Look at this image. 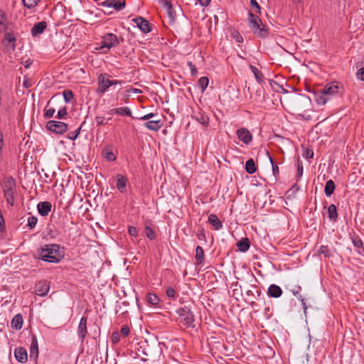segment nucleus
Segmentation results:
<instances>
[{"label":"nucleus","instance_id":"a18cd8bd","mask_svg":"<svg viewBox=\"0 0 364 364\" xmlns=\"http://www.w3.org/2000/svg\"><path fill=\"white\" fill-rule=\"evenodd\" d=\"M166 294L168 298H171L173 299H176V292L174 290V289L171 287L167 288L166 291Z\"/></svg>","mask_w":364,"mask_h":364},{"label":"nucleus","instance_id":"774afa93","mask_svg":"<svg viewBox=\"0 0 364 364\" xmlns=\"http://www.w3.org/2000/svg\"><path fill=\"white\" fill-rule=\"evenodd\" d=\"M202 6H207L209 5L210 0H198Z\"/></svg>","mask_w":364,"mask_h":364},{"label":"nucleus","instance_id":"dca6fc26","mask_svg":"<svg viewBox=\"0 0 364 364\" xmlns=\"http://www.w3.org/2000/svg\"><path fill=\"white\" fill-rule=\"evenodd\" d=\"M14 356L16 359L21 363H25L28 360V354L25 348L18 347L14 350Z\"/></svg>","mask_w":364,"mask_h":364},{"label":"nucleus","instance_id":"c85d7f7f","mask_svg":"<svg viewBox=\"0 0 364 364\" xmlns=\"http://www.w3.org/2000/svg\"><path fill=\"white\" fill-rule=\"evenodd\" d=\"M335 188L336 186L333 181L331 179L327 181L324 188L325 195L330 197L333 193Z\"/></svg>","mask_w":364,"mask_h":364},{"label":"nucleus","instance_id":"6e6552de","mask_svg":"<svg viewBox=\"0 0 364 364\" xmlns=\"http://www.w3.org/2000/svg\"><path fill=\"white\" fill-rule=\"evenodd\" d=\"M46 127L50 132L56 134H64L68 131V124L63 122L50 120L47 122Z\"/></svg>","mask_w":364,"mask_h":364},{"label":"nucleus","instance_id":"864d4df0","mask_svg":"<svg viewBox=\"0 0 364 364\" xmlns=\"http://www.w3.org/2000/svg\"><path fill=\"white\" fill-rule=\"evenodd\" d=\"M67 109L66 107H63L60 109L58 112L57 118L58 119H64L67 115Z\"/></svg>","mask_w":364,"mask_h":364},{"label":"nucleus","instance_id":"20e7f679","mask_svg":"<svg viewBox=\"0 0 364 364\" xmlns=\"http://www.w3.org/2000/svg\"><path fill=\"white\" fill-rule=\"evenodd\" d=\"M2 188L4 196L6 202L11 206L15 203V195L16 194V181L12 177L4 179Z\"/></svg>","mask_w":364,"mask_h":364},{"label":"nucleus","instance_id":"de8ad7c7","mask_svg":"<svg viewBox=\"0 0 364 364\" xmlns=\"http://www.w3.org/2000/svg\"><path fill=\"white\" fill-rule=\"evenodd\" d=\"M166 13L167 14L168 17L169 18V21L171 23L173 22L176 18V13L173 9V6L171 8L170 10H166Z\"/></svg>","mask_w":364,"mask_h":364},{"label":"nucleus","instance_id":"37998d69","mask_svg":"<svg viewBox=\"0 0 364 364\" xmlns=\"http://www.w3.org/2000/svg\"><path fill=\"white\" fill-rule=\"evenodd\" d=\"M267 154H268L269 157V160H270V162L272 164V172H273V174L274 176L276 177L278 174H279V167L277 166V165L274 162L273 159H272V157L269 156V154L268 151H267Z\"/></svg>","mask_w":364,"mask_h":364},{"label":"nucleus","instance_id":"8fccbe9b","mask_svg":"<svg viewBox=\"0 0 364 364\" xmlns=\"http://www.w3.org/2000/svg\"><path fill=\"white\" fill-rule=\"evenodd\" d=\"M187 65H188V66L189 67V68L191 70V75L192 76L196 75L197 73H198V70H197V68H196V65L191 61H188L187 63Z\"/></svg>","mask_w":364,"mask_h":364},{"label":"nucleus","instance_id":"4c0bfd02","mask_svg":"<svg viewBox=\"0 0 364 364\" xmlns=\"http://www.w3.org/2000/svg\"><path fill=\"white\" fill-rule=\"evenodd\" d=\"M125 1L114 0V2H113L112 9L117 11H119L125 7Z\"/></svg>","mask_w":364,"mask_h":364},{"label":"nucleus","instance_id":"a211bd4d","mask_svg":"<svg viewBox=\"0 0 364 364\" xmlns=\"http://www.w3.org/2000/svg\"><path fill=\"white\" fill-rule=\"evenodd\" d=\"M193 118L205 127H208L209 125V117L201 109H199L198 112H195Z\"/></svg>","mask_w":364,"mask_h":364},{"label":"nucleus","instance_id":"7ed1b4c3","mask_svg":"<svg viewBox=\"0 0 364 364\" xmlns=\"http://www.w3.org/2000/svg\"><path fill=\"white\" fill-rule=\"evenodd\" d=\"M122 41H123L122 38H119L115 34L107 33L102 36L100 46L96 49L107 53L111 48L119 45Z\"/></svg>","mask_w":364,"mask_h":364},{"label":"nucleus","instance_id":"338daca9","mask_svg":"<svg viewBox=\"0 0 364 364\" xmlns=\"http://www.w3.org/2000/svg\"><path fill=\"white\" fill-rule=\"evenodd\" d=\"M6 18V14L4 11H2L1 10H0V25L1 26L4 24Z\"/></svg>","mask_w":364,"mask_h":364},{"label":"nucleus","instance_id":"f3484780","mask_svg":"<svg viewBox=\"0 0 364 364\" xmlns=\"http://www.w3.org/2000/svg\"><path fill=\"white\" fill-rule=\"evenodd\" d=\"M52 208V205L48 201H43L40 202L37 205V209L39 214L42 216H47L48 213L50 212Z\"/></svg>","mask_w":364,"mask_h":364},{"label":"nucleus","instance_id":"c9c22d12","mask_svg":"<svg viewBox=\"0 0 364 364\" xmlns=\"http://www.w3.org/2000/svg\"><path fill=\"white\" fill-rule=\"evenodd\" d=\"M318 253L323 255L325 257L332 256L331 250L326 245H321L319 248Z\"/></svg>","mask_w":364,"mask_h":364},{"label":"nucleus","instance_id":"cd10ccee","mask_svg":"<svg viewBox=\"0 0 364 364\" xmlns=\"http://www.w3.org/2000/svg\"><path fill=\"white\" fill-rule=\"evenodd\" d=\"M328 216L330 220L336 222L338 219V213L336 206L334 204H331L328 208Z\"/></svg>","mask_w":364,"mask_h":364},{"label":"nucleus","instance_id":"39448f33","mask_svg":"<svg viewBox=\"0 0 364 364\" xmlns=\"http://www.w3.org/2000/svg\"><path fill=\"white\" fill-rule=\"evenodd\" d=\"M176 313L178 315L180 322L183 323V326L186 327L193 326L195 319L191 308L188 306L178 308Z\"/></svg>","mask_w":364,"mask_h":364},{"label":"nucleus","instance_id":"b1692460","mask_svg":"<svg viewBox=\"0 0 364 364\" xmlns=\"http://www.w3.org/2000/svg\"><path fill=\"white\" fill-rule=\"evenodd\" d=\"M236 246L240 252H245L250 247V240L247 237H242L237 242Z\"/></svg>","mask_w":364,"mask_h":364},{"label":"nucleus","instance_id":"6e6d98bb","mask_svg":"<svg viewBox=\"0 0 364 364\" xmlns=\"http://www.w3.org/2000/svg\"><path fill=\"white\" fill-rule=\"evenodd\" d=\"M130 333V328L127 325H124L120 331V333L124 336H127Z\"/></svg>","mask_w":364,"mask_h":364},{"label":"nucleus","instance_id":"680f3d73","mask_svg":"<svg viewBox=\"0 0 364 364\" xmlns=\"http://www.w3.org/2000/svg\"><path fill=\"white\" fill-rule=\"evenodd\" d=\"M105 117H100V116H97L95 117V122L97 123V126H101V125H103L105 124Z\"/></svg>","mask_w":364,"mask_h":364},{"label":"nucleus","instance_id":"ddd939ff","mask_svg":"<svg viewBox=\"0 0 364 364\" xmlns=\"http://www.w3.org/2000/svg\"><path fill=\"white\" fill-rule=\"evenodd\" d=\"M136 24L137 27L144 33H147L151 31L149 23L147 20L142 17H137L133 19Z\"/></svg>","mask_w":364,"mask_h":364},{"label":"nucleus","instance_id":"5fc2aeb1","mask_svg":"<svg viewBox=\"0 0 364 364\" xmlns=\"http://www.w3.org/2000/svg\"><path fill=\"white\" fill-rule=\"evenodd\" d=\"M113 2H114V0H106L104 1L100 4V5L102 7L107 8V9H112L113 6Z\"/></svg>","mask_w":364,"mask_h":364},{"label":"nucleus","instance_id":"09e8293b","mask_svg":"<svg viewBox=\"0 0 364 364\" xmlns=\"http://www.w3.org/2000/svg\"><path fill=\"white\" fill-rule=\"evenodd\" d=\"M197 237L200 240L206 242L205 231L203 228H200L197 232Z\"/></svg>","mask_w":364,"mask_h":364},{"label":"nucleus","instance_id":"e2e57ef3","mask_svg":"<svg viewBox=\"0 0 364 364\" xmlns=\"http://www.w3.org/2000/svg\"><path fill=\"white\" fill-rule=\"evenodd\" d=\"M303 173V164L301 161L297 163V174L299 177H301Z\"/></svg>","mask_w":364,"mask_h":364},{"label":"nucleus","instance_id":"f8f14e48","mask_svg":"<svg viewBox=\"0 0 364 364\" xmlns=\"http://www.w3.org/2000/svg\"><path fill=\"white\" fill-rule=\"evenodd\" d=\"M16 37L11 33H6L4 36V44L9 51H14L16 48Z\"/></svg>","mask_w":364,"mask_h":364},{"label":"nucleus","instance_id":"13d9d810","mask_svg":"<svg viewBox=\"0 0 364 364\" xmlns=\"http://www.w3.org/2000/svg\"><path fill=\"white\" fill-rule=\"evenodd\" d=\"M111 338L113 343H118L120 341L119 333L117 331L113 332Z\"/></svg>","mask_w":364,"mask_h":364},{"label":"nucleus","instance_id":"9d476101","mask_svg":"<svg viewBox=\"0 0 364 364\" xmlns=\"http://www.w3.org/2000/svg\"><path fill=\"white\" fill-rule=\"evenodd\" d=\"M87 333V317L82 316L80 318V323L77 326V336L80 338L81 343L84 342Z\"/></svg>","mask_w":364,"mask_h":364},{"label":"nucleus","instance_id":"7c9ffc66","mask_svg":"<svg viewBox=\"0 0 364 364\" xmlns=\"http://www.w3.org/2000/svg\"><path fill=\"white\" fill-rule=\"evenodd\" d=\"M102 156L109 161H114L116 159V156L114 152L109 147H105L102 151Z\"/></svg>","mask_w":364,"mask_h":364},{"label":"nucleus","instance_id":"3c124183","mask_svg":"<svg viewBox=\"0 0 364 364\" xmlns=\"http://www.w3.org/2000/svg\"><path fill=\"white\" fill-rule=\"evenodd\" d=\"M355 76L358 80L364 81V66L358 70Z\"/></svg>","mask_w":364,"mask_h":364},{"label":"nucleus","instance_id":"79ce46f5","mask_svg":"<svg viewBox=\"0 0 364 364\" xmlns=\"http://www.w3.org/2000/svg\"><path fill=\"white\" fill-rule=\"evenodd\" d=\"M159 4L162 8L165 10H170L172 7V4L169 0H159Z\"/></svg>","mask_w":364,"mask_h":364},{"label":"nucleus","instance_id":"9b49d317","mask_svg":"<svg viewBox=\"0 0 364 364\" xmlns=\"http://www.w3.org/2000/svg\"><path fill=\"white\" fill-rule=\"evenodd\" d=\"M38 358V343L37 337L35 335L32 336L31 343L30 346V359L33 360L35 363L37 362Z\"/></svg>","mask_w":364,"mask_h":364},{"label":"nucleus","instance_id":"c756f323","mask_svg":"<svg viewBox=\"0 0 364 364\" xmlns=\"http://www.w3.org/2000/svg\"><path fill=\"white\" fill-rule=\"evenodd\" d=\"M204 250L202 247L197 246L196 248V260L198 264H200L204 262Z\"/></svg>","mask_w":364,"mask_h":364},{"label":"nucleus","instance_id":"49530a36","mask_svg":"<svg viewBox=\"0 0 364 364\" xmlns=\"http://www.w3.org/2000/svg\"><path fill=\"white\" fill-rule=\"evenodd\" d=\"M81 128L82 125L80 127H78L75 132L69 133L68 138L73 141L75 140L80 133Z\"/></svg>","mask_w":364,"mask_h":364},{"label":"nucleus","instance_id":"603ef678","mask_svg":"<svg viewBox=\"0 0 364 364\" xmlns=\"http://www.w3.org/2000/svg\"><path fill=\"white\" fill-rule=\"evenodd\" d=\"M55 113V109L53 108H48L46 109L45 113H44V117L46 119L51 118Z\"/></svg>","mask_w":364,"mask_h":364},{"label":"nucleus","instance_id":"ea45409f","mask_svg":"<svg viewBox=\"0 0 364 364\" xmlns=\"http://www.w3.org/2000/svg\"><path fill=\"white\" fill-rule=\"evenodd\" d=\"M64 100L66 102H70L74 99V94L70 90H65L63 92Z\"/></svg>","mask_w":364,"mask_h":364},{"label":"nucleus","instance_id":"e433bc0d","mask_svg":"<svg viewBox=\"0 0 364 364\" xmlns=\"http://www.w3.org/2000/svg\"><path fill=\"white\" fill-rule=\"evenodd\" d=\"M144 232H145L146 236L149 240H153L156 238V235L155 231L149 226H148V225L145 226Z\"/></svg>","mask_w":364,"mask_h":364},{"label":"nucleus","instance_id":"f704fd0d","mask_svg":"<svg viewBox=\"0 0 364 364\" xmlns=\"http://www.w3.org/2000/svg\"><path fill=\"white\" fill-rule=\"evenodd\" d=\"M209 83V79L207 77H201L198 80V86L201 90V92H203L207 88Z\"/></svg>","mask_w":364,"mask_h":364},{"label":"nucleus","instance_id":"423d86ee","mask_svg":"<svg viewBox=\"0 0 364 364\" xmlns=\"http://www.w3.org/2000/svg\"><path fill=\"white\" fill-rule=\"evenodd\" d=\"M321 90L330 100L333 97L341 95L343 92V87L338 82H331L326 84Z\"/></svg>","mask_w":364,"mask_h":364},{"label":"nucleus","instance_id":"f03ea898","mask_svg":"<svg viewBox=\"0 0 364 364\" xmlns=\"http://www.w3.org/2000/svg\"><path fill=\"white\" fill-rule=\"evenodd\" d=\"M249 26L251 31L257 37L265 38L269 35V29L266 25L263 24L261 19L257 15L249 11Z\"/></svg>","mask_w":364,"mask_h":364},{"label":"nucleus","instance_id":"4d7b16f0","mask_svg":"<svg viewBox=\"0 0 364 364\" xmlns=\"http://www.w3.org/2000/svg\"><path fill=\"white\" fill-rule=\"evenodd\" d=\"M128 232L131 236L136 237L138 235V230L134 226H129Z\"/></svg>","mask_w":364,"mask_h":364},{"label":"nucleus","instance_id":"f257e3e1","mask_svg":"<svg viewBox=\"0 0 364 364\" xmlns=\"http://www.w3.org/2000/svg\"><path fill=\"white\" fill-rule=\"evenodd\" d=\"M36 258L49 263H59L64 258L63 248L58 244H46L37 250Z\"/></svg>","mask_w":364,"mask_h":364},{"label":"nucleus","instance_id":"c03bdc74","mask_svg":"<svg viewBox=\"0 0 364 364\" xmlns=\"http://www.w3.org/2000/svg\"><path fill=\"white\" fill-rule=\"evenodd\" d=\"M38 219L35 216H30L28 218V226L30 228V229H33L36 225Z\"/></svg>","mask_w":364,"mask_h":364},{"label":"nucleus","instance_id":"aec40b11","mask_svg":"<svg viewBox=\"0 0 364 364\" xmlns=\"http://www.w3.org/2000/svg\"><path fill=\"white\" fill-rule=\"evenodd\" d=\"M282 289L276 284H271L267 290V295L272 298H279L282 294Z\"/></svg>","mask_w":364,"mask_h":364},{"label":"nucleus","instance_id":"72a5a7b5","mask_svg":"<svg viewBox=\"0 0 364 364\" xmlns=\"http://www.w3.org/2000/svg\"><path fill=\"white\" fill-rule=\"evenodd\" d=\"M146 301L149 304L156 306L159 304L160 299L155 294L149 293L146 295Z\"/></svg>","mask_w":364,"mask_h":364},{"label":"nucleus","instance_id":"69168bd1","mask_svg":"<svg viewBox=\"0 0 364 364\" xmlns=\"http://www.w3.org/2000/svg\"><path fill=\"white\" fill-rule=\"evenodd\" d=\"M156 114L153 112L145 114L139 118L140 120H148L152 117H154Z\"/></svg>","mask_w":364,"mask_h":364},{"label":"nucleus","instance_id":"1a4fd4ad","mask_svg":"<svg viewBox=\"0 0 364 364\" xmlns=\"http://www.w3.org/2000/svg\"><path fill=\"white\" fill-rule=\"evenodd\" d=\"M237 136L245 144H249L252 141V135L246 128H240L236 132Z\"/></svg>","mask_w":364,"mask_h":364},{"label":"nucleus","instance_id":"4468645a","mask_svg":"<svg viewBox=\"0 0 364 364\" xmlns=\"http://www.w3.org/2000/svg\"><path fill=\"white\" fill-rule=\"evenodd\" d=\"M50 287L46 281H40L36 285V294L40 296H46L49 291Z\"/></svg>","mask_w":364,"mask_h":364},{"label":"nucleus","instance_id":"bb28decb","mask_svg":"<svg viewBox=\"0 0 364 364\" xmlns=\"http://www.w3.org/2000/svg\"><path fill=\"white\" fill-rule=\"evenodd\" d=\"M301 290V287L300 286H298L295 289H292L291 291H292L293 294L295 296H296L299 300L301 301L304 311V312H306L308 307H307V305H306L304 298H303V296L301 295H300Z\"/></svg>","mask_w":364,"mask_h":364},{"label":"nucleus","instance_id":"412c9836","mask_svg":"<svg viewBox=\"0 0 364 364\" xmlns=\"http://www.w3.org/2000/svg\"><path fill=\"white\" fill-rule=\"evenodd\" d=\"M127 183V178L122 175H117V188L120 193H124L126 191V186Z\"/></svg>","mask_w":364,"mask_h":364},{"label":"nucleus","instance_id":"0eeeda50","mask_svg":"<svg viewBox=\"0 0 364 364\" xmlns=\"http://www.w3.org/2000/svg\"><path fill=\"white\" fill-rule=\"evenodd\" d=\"M109 77L107 73H101L98 75V87L96 90L98 94L103 95L112 86V81L109 78Z\"/></svg>","mask_w":364,"mask_h":364},{"label":"nucleus","instance_id":"6ab92c4d","mask_svg":"<svg viewBox=\"0 0 364 364\" xmlns=\"http://www.w3.org/2000/svg\"><path fill=\"white\" fill-rule=\"evenodd\" d=\"M144 126L149 130L157 132L162 127L163 122L161 119L149 120Z\"/></svg>","mask_w":364,"mask_h":364},{"label":"nucleus","instance_id":"58836bf2","mask_svg":"<svg viewBox=\"0 0 364 364\" xmlns=\"http://www.w3.org/2000/svg\"><path fill=\"white\" fill-rule=\"evenodd\" d=\"M351 239H352V242H353V245L357 249H358L359 252H360V249H362V250L364 249L363 242L358 237L354 236Z\"/></svg>","mask_w":364,"mask_h":364},{"label":"nucleus","instance_id":"5701e85b","mask_svg":"<svg viewBox=\"0 0 364 364\" xmlns=\"http://www.w3.org/2000/svg\"><path fill=\"white\" fill-rule=\"evenodd\" d=\"M23 317L21 314H17L11 320V326L15 330H20L23 326Z\"/></svg>","mask_w":364,"mask_h":364},{"label":"nucleus","instance_id":"4be33fe9","mask_svg":"<svg viewBox=\"0 0 364 364\" xmlns=\"http://www.w3.org/2000/svg\"><path fill=\"white\" fill-rule=\"evenodd\" d=\"M208 223L214 228V230H219L223 228V223L215 214H210L208 216Z\"/></svg>","mask_w":364,"mask_h":364},{"label":"nucleus","instance_id":"2f4dec72","mask_svg":"<svg viewBox=\"0 0 364 364\" xmlns=\"http://www.w3.org/2000/svg\"><path fill=\"white\" fill-rule=\"evenodd\" d=\"M250 68L251 71L252 72V73L254 74L255 77L257 80V81L260 84L262 83L263 77H264L262 73L260 70H259L255 66H254L252 65H250Z\"/></svg>","mask_w":364,"mask_h":364},{"label":"nucleus","instance_id":"a19ab883","mask_svg":"<svg viewBox=\"0 0 364 364\" xmlns=\"http://www.w3.org/2000/svg\"><path fill=\"white\" fill-rule=\"evenodd\" d=\"M40 0H22L23 6L28 9L34 8Z\"/></svg>","mask_w":364,"mask_h":364},{"label":"nucleus","instance_id":"052dcab7","mask_svg":"<svg viewBox=\"0 0 364 364\" xmlns=\"http://www.w3.org/2000/svg\"><path fill=\"white\" fill-rule=\"evenodd\" d=\"M250 5L255 9V11L260 13V6L256 0H250Z\"/></svg>","mask_w":364,"mask_h":364},{"label":"nucleus","instance_id":"a878e982","mask_svg":"<svg viewBox=\"0 0 364 364\" xmlns=\"http://www.w3.org/2000/svg\"><path fill=\"white\" fill-rule=\"evenodd\" d=\"M314 100L318 105H324L329 100L321 90L314 95Z\"/></svg>","mask_w":364,"mask_h":364},{"label":"nucleus","instance_id":"2eb2a0df","mask_svg":"<svg viewBox=\"0 0 364 364\" xmlns=\"http://www.w3.org/2000/svg\"><path fill=\"white\" fill-rule=\"evenodd\" d=\"M47 27V23L44 21L38 22L33 25L31 30L33 37H36L43 33Z\"/></svg>","mask_w":364,"mask_h":364},{"label":"nucleus","instance_id":"bf43d9fd","mask_svg":"<svg viewBox=\"0 0 364 364\" xmlns=\"http://www.w3.org/2000/svg\"><path fill=\"white\" fill-rule=\"evenodd\" d=\"M233 38L235 39V41L237 43H242L243 42V37L237 31H234L233 33Z\"/></svg>","mask_w":364,"mask_h":364},{"label":"nucleus","instance_id":"0e129e2a","mask_svg":"<svg viewBox=\"0 0 364 364\" xmlns=\"http://www.w3.org/2000/svg\"><path fill=\"white\" fill-rule=\"evenodd\" d=\"M303 155L306 159H312L314 157V152L311 150L306 149Z\"/></svg>","mask_w":364,"mask_h":364},{"label":"nucleus","instance_id":"393cba45","mask_svg":"<svg viewBox=\"0 0 364 364\" xmlns=\"http://www.w3.org/2000/svg\"><path fill=\"white\" fill-rule=\"evenodd\" d=\"M110 114H117L121 116H127V117H131L132 116V111L131 109L127 107H122L119 108H114L109 111Z\"/></svg>","mask_w":364,"mask_h":364},{"label":"nucleus","instance_id":"473e14b6","mask_svg":"<svg viewBox=\"0 0 364 364\" xmlns=\"http://www.w3.org/2000/svg\"><path fill=\"white\" fill-rule=\"evenodd\" d=\"M245 171L250 174H252L256 172L257 168L252 159H250L246 161Z\"/></svg>","mask_w":364,"mask_h":364}]
</instances>
